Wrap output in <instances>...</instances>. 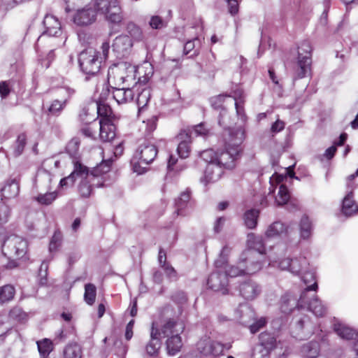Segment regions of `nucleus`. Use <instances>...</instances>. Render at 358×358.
I'll return each mask as SVG.
<instances>
[{
    "mask_svg": "<svg viewBox=\"0 0 358 358\" xmlns=\"http://www.w3.org/2000/svg\"><path fill=\"white\" fill-rule=\"evenodd\" d=\"M98 13L112 24H118L123 20L119 0H94L93 7L87 5L76 11L73 22L80 27L90 25L96 21Z\"/></svg>",
    "mask_w": 358,
    "mask_h": 358,
    "instance_id": "obj_1",
    "label": "nucleus"
},
{
    "mask_svg": "<svg viewBox=\"0 0 358 358\" xmlns=\"http://www.w3.org/2000/svg\"><path fill=\"white\" fill-rule=\"evenodd\" d=\"M245 130L242 127L229 128L224 134V144L217 150V163L226 169H233L240 159L243 148Z\"/></svg>",
    "mask_w": 358,
    "mask_h": 358,
    "instance_id": "obj_2",
    "label": "nucleus"
},
{
    "mask_svg": "<svg viewBox=\"0 0 358 358\" xmlns=\"http://www.w3.org/2000/svg\"><path fill=\"white\" fill-rule=\"evenodd\" d=\"M136 66L127 62L113 64L108 69V79L109 83L117 86H131L136 83Z\"/></svg>",
    "mask_w": 358,
    "mask_h": 358,
    "instance_id": "obj_3",
    "label": "nucleus"
},
{
    "mask_svg": "<svg viewBox=\"0 0 358 358\" xmlns=\"http://www.w3.org/2000/svg\"><path fill=\"white\" fill-rule=\"evenodd\" d=\"M157 155V147L148 141H144L140 144L136 150L131 159V164L134 172L143 174L146 171V168L143 164L148 165L152 163Z\"/></svg>",
    "mask_w": 358,
    "mask_h": 358,
    "instance_id": "obj_4",
    "label": "nucleus"
},
{
    "mask_svg": "<svg viewBox=\"0 0 358 358\" xmlns=\"http://www.w3.org/2000/svg\"><path fill=\"white\" fill-rule=\"evenodd\" d=\"M2 238L0 243L2 253L8 259H20L26 255L28 244L25 239L15 234L6 236V232Z\"/></svg>",
    "mask_w": 358,
    "mask_h": 358,
    "instance_id": "obj_5",
    "label": "nucleus"
},
{
    "mask_svg": "<svg viewBox=\"0 0 358 358\" xmlns=\"http://www.w3.org/2000/svg\"><path fill=\"white\" fill-rule=\"evenodd\" d=\"M318 288L317 283L314 282L310 285H308L305 288L300 297L293 292H288L281 296L280 303V311L284 314L291 313L295 308L299 310H303V303L306 302V298L308 297V291H317Z\"/></svg>",
    "mask_w": 358,
    "mask_h": 358,
    "instance_id": "obj_6",
    "label": "nucleus"
},
{
    "mask_svg": "<svg viewBox=\"0 0 358 358\" xmlns=\"http://www.w3.org/2000/svg\"><path fill=\"white\" fill-rule=\"evenodd\" d=\"M312 48L308 41H303L298 47L297 62L294 66V79H302L310 73Z\"/></svg>",
    "mask_w": 358,
    "mask_h": 358,
    "instance_id": "obj_7",
    "label": "nucleus"
},
{
    "mask_svg": "<svg viewBox=\"0 0 358 358\" xmlns=\"http://www.w3.org/2000/svg\"><path fill=\"white\" fill-rule=\"evenodd\" d=\"M73 170L71 173V177L76 180L77 178L81 180L92 178L102 177L110 170L113 160L110 158L103 160L99 164L94 167L89 174V169L83 164L78 159L73 160Z\"/></svg>",
    "mask_w": 358,
    "mask_h": 358,
    "instance_id": "obj_8",
    "label": "nucleus"
},
{
    "mask_svg": "<svg viewBox=\"0 0 358 358\" xmlns=\"http://www.w3.org/2000/svg\"><path fill=\"white\" fill-rule=\"evenodd\" d=\"M102 62L101 53L92 48L82 51L78 56L79 66L87 76H95L98 73Z\"/></svg>",
    "mask_w": 358,
    "mask_h": 358,
    "instance_id": "obj_9",
    "label": "nucleus"
},
{
    "mask_svg": "<svg viewBox=\"0 0 358 358\" xmlns=\"http://www.w3.org/2000/svg\"><path fill=\"white\" fill-rule=\"evenodd\" d=\"M149 66H151L150 64ZM152 74V68L150 67V71L143 77H140L138 82L134 85V92L136 93V103L139 113L144 110L150 99L151 89L148 86L147 83Z\"/></svg>",
    "mask_w": 358,
    "mask_h": 358,
    "instance_id": "obj_10",
    "label": "nucleus"
},
{
    "mask_svg": "<svg viewBox=\"0 0 358 358\" xmlns=\"http://www.w3.org/2000/svg\"><path fill=\"white\" fill-rule=\"evenodd\" d=\"M102 106L96 103V110L98 115L101 117L99 124V138L103 142L112 141L116 136V127L113 122L108 117L110 110L101 111Z\"/></svg>",
    "mask_w": 358,
    "mask_h": 358,
    "instance_id": "obj_11",
    "label": "nucleus"
},
{
    "mask_svg": "<svg viewBox=\"0 0 358 358\" xmlns=\"http://www.w3.org/2000/svg\"><path fill=\"white\" fill-rule=\"evenodd\" d=\"M241 260L244 263V270L246 275H252L259 271L265 264V256L255 251H244Z\"/></svg>",
    "mask_w": 358,
    "mask_h": 358,
    "instance_id": "obj_12",
    "label": "nucleus"
},
{
    "mask_svg": "<svg viewBox=\"0 0 358 358\" xmlns=\"http://www.w3.org/2000/svg\"><path fill=\"white\" fill-rule=\"evenodd\" d=\"M194 201L191 199V192L188 189L180 193V196L175 200L176 210L173 217H187L194 210Z\"/></svg>",
    "mask_w": 358,
    "mask_h": 358,
    "instance_id": "obj_13",
    "label": "nucleus"
},
{
    "mask_svg": "<svg viewBox=\"0 0 358 358\" xmlns=\"http://www.w3.org/2000/svg\"><path fill=\"white\" fill-rule=\"evenodd\" d=\"M284 178V176L275 173L270 178L269 180V194H273L278 185H279L278 192L275 198V201L278 206H283L286 204L290 199V194L287 187L283 184H280L283 181Z\"/></svg>",
    "mask_w": 358,
    "mask_h": 358,
    "instance_id": "obj_14",
    "label": "nucleus"
},
{
    "mask_svg": "<svg viewBox=\"0 0 358 358\" xmlns=\"http://www.w3.org/2000/svg\"><path fill=\"white\" fill-rule=\"evenodd\" d=\"M259 344L254 348L253 356L255 358H266L275 348L276 338L268 332H263L259 336Z\"/></svg>",
    "mask_w": 358,
    "mask_h": 358,
    "instance_id": "obj_15",
    "label": "nucleus"
},
{
    "mask_svg": "<svg viewBox=\"0 0 358 358\" xmlns=\"http://www.w3.org/2000/svg\"><path fill=\"white\" fill-rule=\"evenodd\" d=\"M197 351L203 355L217 356L223 351V345L211 340L210 337L204 336L196 343Z\"/></svg>",
    "mask_w": 358,
    "mask_h": 358,
    "instance_id": "obj_16",
    "label": "nucleus"
},
{
    "mask_svg": "<svg viewBox=\"0 0 358 358\" xmlns=\"http://www.w3.org/2000/svg\"><path fill=\"white\" fill-rule=\"evenodd\" d=\"M44 31L38 38V41L45 36L59 37L62 35L61 23L59 20L51 14H47L43 19Z\"/></svg>",
    "mask_w": 358,
    "mask_h": 358,
    "instance_id": "obj_17",
    "label": "nucleus"
},
{
    "mask_svg": "<svg viewBox=\"0 0 358 358\" xmlns=\"http://www.w3.org/2000/svg\"><path fill=\"white\" fill-rule=\"evenodd\" d=\"M315 292L316 291H308V297L303 303V310L307 309L316 317H322L326 315L327 308L317 298Z\"/></svg>",
    "mask_w": 358,
    "mask_h": 358,
    "instance_id": "obj_18",
    "label": "nucleus"
},
{
    "mask_svg": "<svg viewBox=\"0 0 358 358\" xmlns=\"http://www.w3.org/2000/svg\"><path fill=\"white\" fill-rule=\"evenodd\" d=\"M207 285L214 292H220L222 294L228 293V279L223 272H213L208 278Z\"/></svg>",
    "mask_w": 358,
    "mask_h": 358,
    "instance_id": "obj_19",
    "label": "nucleus"
},
{
    "mask_svg": "<svg viewBox=\"0 0 358 358\" xmlns=\"http://www.w3.org/2000/svg\"><path fill=\"white\" fill-rule=\"evenodd\" d=\"M134 85H131V87L128 85H122L120 87L115 85L111 87L113 97L117 104H125L134 100Z\"/></svg>",
    "mask_w": 358,
    "mask_h": 358,
    "instance_id": "obj_20",
    "label": "nucleus"
},
{
    "mask_svg": "<svg viewBox=\"0 0 358 358\" xmlns=\"http://www.w3.org/2000/svg\"><path fill=\"white\" fill-rule=\"evenodd\" d=\"M132 45V40L129 36L120 35L115 38L112 48L117 57H123L129 54Z\"/></svg>",
    "mask_w": 358,
    "mask_h": 358,
    "instance_id": "obj_21",
    "label": "nucleus"
},
{
    "mask_svg": "<svg viewBox=\"0 0 358 358\" xmlns=\"http://www.w3.org/2000/svg\"><path fill=\"white\" fill-rule=\"evenodd\" d=\"M184 329V325L178 322L174 319H169L163 324L161 329H158L157 336L160 338L173 336L175 334H180Z\"/></svg>",
    "mask_w": 358,
    "mask_h": 358,
    "instance_id": "obj_22",
    "label": "nucleus"
},
{
    "mask_svg": "<svg viewBox=\"0 0 358 358\" xmlns=\"http://www.w3.org/2000/svg\"><path fill=\"white\" fill-rule=\"evenodd\" d=\"M240 294L246 300H253L262 292L261 286L255 281H244L239 287Z\"/></svg>",
    "mask_w": 358,
    "mask_h": 358,
    "instance_id": "obj_23",
    "label": "nucleus"
},
{
    "mask_svg": "<svg viewBox=\"0 0 358 358\" xmlns=\"http://www.w3.org/2000/svg\"><path fill=\"white\" fill-rule=\"evenodd\" d=\"M62 94L66 95L63 101L57 99L54 100L48 108V111L52 115H59L65 108L68 100L75 94V90L69 87H63L61 88Z\"/></svg>",
    "mask_w": 358,
    "mask_h": 358,
    "instance_id": "obj_24",
    "label": "nucleus"
},
{
    "mask_svg": "<svg viewBox=\"0 0 358 358\" xmlns=\"http://www.w3.org/2000/svg\"><path fill=\"white\" fill-rule=\"evenodd\" d=\"M235 318L243 325H248L255 319V312L251 306L241 303L235 310Z\"/></svg>",
    "mask_w": 358,
    "mask_h": 358,
    "instance_id": "obj_25",
    "label": "nucleus"
},
{
    "mask_svg": "<svg viewBox=\"0 0 358 358\" xmlns=\"http://www.w3.org/2000/svg\"><path fill=\"white\" fill-rule=\"evenodd\" d=\"M223 169L224 168L218 163L208 164L204 173L205 184L207 185L208 183H213L218 181L224 173Z\"/></svg>",
    "mask_w": 358,
    "mask_h": 358,
    "instance_id": "obj_26",
    "label": "nucleus"
},
{
    "mask_svg": "<svg viewBox=\"0 0 358 358\" xmlns=\"http://www.w3.org/2000/svg\"><path fill=\"white\" fill-rule=\"evenodd\" d=\"M333 327L336 334L343 339L353 340L358 336V333L355 329L338 320H334Z\"/></svg>",
    "mask_w": 358,
    "mask_h": 358,
    "instance_id": "obj_27",
    "label": "nucleus"
},
{
    "mask_svg": "<svg viewBox=\"0 0 358 358\" xmlns=\"http://www.w3.org/2000/svg\"><path fill=\"white\" fill-rule=\"evenodd\" d=\"M158 329L155 327V324L152 323L150 340L145 345V350L148 355L156 356L157 355L161 347V341L159 336H157Z\"/></svg>",
    "mask_w": 358,
    "mask_h": 358,
    "instance_id": "obj_28",
    "label": "nucleus"
},
{
    "mask_svg": "<svg viewBox=\"0 0 358 358\" xmlns=\"http://www.w3.org/2000/svg\"><path fill=\"white\" fill-rule=\"evenodd\" d=\"M341 210L345 216H352L358 213V205L353 199L352 190H350L343 199Z\"/></svg>",
    "mask_w": 358,
    "mask_h": 358,
    "instance_id": "obj_29",
    "label": "nucleus"
},
{
    "mask_svg": "<svg viewBox=\"0 0 358 358\" xmlns=\"http://www.w3.org/2000/svg\"><path fill=\"white\" fill-rule=\"evenodd\" d=\"M247 243L248 249L245 251H255L258 254L264 255L266 248L263 238L261 236H255L252 233L248 234Z\"/></svg>",
    "mask_w": 358,
    "mask_h": 358,
    "instance_id": "obj_30",
    "label": "nucleus"
},
{
    "mask_svg": "<svg viewBox=\"0 0 358 358\" xmlns=\"http://www.w3.org/2000/svg\"><path fill=\"white\" fill-rule=\"evenodd\" d=\"M178 138L180 140L177 148L178 155L180 158L185 159L190 153L191 137L188 133H180Z\"/></svg>",
    "mask_w": 358,
    "mask_h": 358,
    "instance_id": "obj_31",
    "label": "nucleus"
},
{
    "mask_svg": "<svg viewBox=\"0 0 358 358\" xmlns=\"http://www.w3.org/2000/svg\"><path fill=\"white\" fill-rule=\"evenodd\" d=\"M20 192L19 182L16 179L8 181L1 189V196L8 199L17 196Z\"/></svg>",
    "mask_w": 358,
    "mask_h": 358,
    "instance_id": "obj_32",
    "label": "nucleus"
},
{
    "mask_svg": "<svg viewBox=\"0 0 358 358\" xmlns=\"http://www.w3.org/2000/svg\"><path fill=\"white\" fill-rule=\"evenodd\" d=\"M313 230L312 222L306 215H303L299 223L300 238L303 240H308L312 235Z\"/></svg>",
    "mask_w": 358,
    "mask_h": 358,
    "instance_id": "obj_33",
    "label": "nucleus"
},
{
    "mask_svg": "<svg viewBox=\"0 0 358 358\" xmlns=\"http://www.w3.org/2000/svg\"><path fill=\"white\" fill-rule=\"evenodd\" d=\"M287 231V227L284 223L277 221L268 227L265 235L268 238L278 237L285 234Z\"/></svg>",
    "mask_w": 358,
    "mask_h": 358,
    "instance_id": "obj_34",
    "label": "nucleus"
},
{
    "mask_svg": "<svg viewBox=\"0 0 358 358\" xmlns=\"http://www.w3.org/2000/svg\"><path fill=\"white\" fill-rule=\"evenodd\" d=\"M62 241L63 236L62 232L59 230H56L49 243L48 250L50 252V260L52 259L54 254L57 252L62 246Z\"/></svg>",
    "mask_w": 358,
    "mask_h": 358,
    "instance_id": "obj_35",
    "label": "nucleus"
},
{
    "mask_svg": "<svg viewBox=\"0 0 358 358\" xmlns=\"http://www.w3.org/2000/svg\"><path fill=\"white\" fill-rule=\"evenodd\" d=\"M166 344L169 355H175L177 354L180 350L182 345L180 334H175L173 336H170L167 338Z\"/></svg>",
    "mask_w": 358,
    "mask_h": 358,
    "instance_id": "obj_36",
    "label": "nucleus"
},
{
    "mask_svg": "<svg viewBox=\"0 0 358 358\" xmlns=\"http://www.w3.org/2000/svg\"><path fill=\"white\" fill-rule=\"evenodd\" d=\"M15 294L13 285L8 284L0 287V305H3L12 301Z\"/></svg>",
    "mask_w": 358,
    "mask_h": 358,
    "instance_id": "obj_37",
    "label": "nucleus"
},
{
    "mask_svg": "<svg viewBox=\"0 0 358 358\" xmlns=\"http://www.w3.org/2000/svg\"><path fill=\"white\" fill-rule=\"evenodd\" d=\"M80 140L78 138H73L66 145V152L73 159V160H78L80 157Z\"/></svg>",
    "mask_w": 358,
    "mask_h": 358,
    "instance_id": "obj_38",
    "label": "nucleus"
},
{
    "mask_svg": "<svg viewBox=\"0 0 358 358\" xmlns=\"http://www.w3.org/2000/svg\"><path fill=\"white\" fill-rule=\"evenodd\" d=\"M308 261L306 257H300L299 258L292 259L289 271L295 275H299L306 267Z\"/></svg>",
    "mask_w": 358,
    "mask_h": 358,
    "instance_id": "obj_39",
    "label": "nucleus"
},
{
    "mask_svg": "<svg viewBox=\"0 0 358 358\" xmlns=\"http://www.w3.org/2000/svg\"><path fill=\"white\" fill-rule=\"evenodd\" d=\"M10 208L5 204L4 202H0V238L3 236V233L6 232L3 225L6 224L10 217Z\"/></svg>",
    "mask_w": 358,
    "mask_h": 358,
    "instance_id": "obj_40",
    "label": "nucleus"
},
{
    "mask_svg": "<svg viewBox=\"0 0 358 358\" xmlns=\"http://www.w3.org/2000/svg\"><path fill=\"white\" fill-rule=\"evenodd\" d=\"M39 354L42 358H46L53 350L52 341L48 338H44L36 342Z\"/></svg>",
    "mask_w": 358,
    "mask_h": 358,
    "instance_id": "obj_41",
    "label": "nucleus"
},
{
    "mask_svg": "<svg viewBox=\"0 0 358 358\" xmlns=\"http://www.w3.org/2000/svg\"><path fill=\"white\" fill-rule=\"evenodd\" d=\"M244 262L239 259L236 265H233L229 266L228 268L226 269L225 272L224 273L226 274L227 278L231 277V278H235L239 275H246V273L244 270Z\"/></svg>",
    "mask_w": 358,
    "mask_h": 358,
    "instance_id": "obj_42",
    "label": "nucleus"
},
{
    "mask_svg": "<svg viewBox=\"0 0 358 358\" xmlns=\"http://www.w3.org/2000/svg\"><path fill=\"white\" fill-rule=\"evenodd\" d=\"M259 211L255 209L247 210L244 214V222L249 229H254L257 224Z\"/></svg>",
    "mask_w": 358,
    "mask_h": 358,
    "instance_id": "obj_43",
    "label": "nucleus"
},
{
    "mask_svg": "<svg viewBox=\"0 0 358 358\" xmlns=\"http://www.w3.org/2000/svg\"><path fill=\"white\" fill-rule=\"evenodd\" d=\"M210 129L207 127V124L204 122H201L196 125H194L191 130H189L190 137L192 136H201L206 138L210 133Z\"/></svg>",
    "mask_w": 358,
    "mask_h": 358,
    "instance_id": "obj_44",
    "label": "nucleus"
},
{
    "mask_svg": "<svg viewBox=\"0 0 358 358\" xmlns=\"http://www.w3.org/2000/svg\"><path fill=\"white\" fill-rule=\"evenodd\" d=\"M320 350V345L317 342H309L303 347V353L309 358L319 357Z\"/></svg>",
    "mask_w": 358,
    "mask_h": 358,
    "instance_id": "obj_45",
    "label": "nucleus"
},
{
    "mask_svg": "<svg viewBox=\"0 0 358 358\" xmlns=\"http://www.w3.org/2000/svg\"><path fill=\"white\" fill-rule=\"evenodd\" d=\"M296 327L298 330H306L308 333H313L314 327L310 318L307 315H303L296 322Z\"/></svg>",
    "mask_w": 358,
    "mask_h": 358,
    "instance_id": "obj_46",
    "label": "nucleus"
},
{
    "mask_svg": "<svg viewBox=\"0 0 358 358\" xmlns=\"http://www.w3.org/2000/svg\"><path fill=\"white\" fill-rule=\"evenodd\" d=\"M64 358H81L82 351L80 345L78 344H71L67 345L64 350Z\"/></svg>",
    "mask_w": 358,
    "mask_h": 358,
    "instance_id": "obj_47",
    "label": "nucleus"
},
{
    "mask_svg": "<svg viewBox=\"0 0 358 358\" xmlns=\"http://www.w3.org/2000/svg\"><path fill=\"white\" fill-rule=\"evenodd\" d=\"M96 288L92 283L86 284L85 286L84 299L89 305H92L96 299Z\"/></svg>",
    "mask_w": 358,
    "mask_h": 358,
    "instance_id": "obj_48",
    "label": "nucleus"
},
{
    "mask_svg": "<svg viewBox=\"0 0 358 358\" xmlns=\"http://www.w3.org/2000/svg\"><path fill=\"white\" fill-rule=\"evenodd\" d=\"M57 197V192H46L45 194H39L36 196L34 199L41 205H50L51 204Z\"/></svg>",
    "mask_w": 358,
    "mask_h": 358,
    "instance_id": "obj_49",
    "label": "nucleus"
},
{
    "mask_svg": "<svg viewBox=\"0 0 358 358\" xmlns=\"http://www.w3.org/2000/svg\"><path fill=\"white\" fill-rule=\"evenodd\" d=\"M27 143V137L24 134H20L18 135L15 144L13 146V155L15 157H18L24 151V147Z\"/></svg>",
    "mask_w": 358,
    "mask_h": 358,
    "instance_id": "obj_50",
    "label": "nucleus"
},
{
    "mask_svg": "<svg viewBox=\"0 0 358 358\" xmlns=\"http://www.w3.org/2000/svg\"><path fill=\"white\" fill-rule=\"evenodd\" d=\"M200 45L199 39L197 37H195L191 40H187L184 45L183 53L185 55H187L192 51L193 53L189 56L190 57L193 56H196L199 54L198 51L196 48V46Z\"/></svg>",
    "mask_w": 358,
    "mask_h": 358,
    "instance_id": "obj_51",
    "label": "nucleus"
},
{
    "mask_svg": "<svg viewBox=\"0 0 358 358\" xmlns=\"http://www.w3.org/2000/svg\"><path fill=\"white\" fill-rule=\"evenodd\" d=\"M127 31L130 35L129 37L136 41H141L143 38L141 29L132 22L127 24Z\"/></svg>",
    "mask_w": 358,
    "mask_h": 358,
    "instance_id": "obj_52",
    "label": "nucleus"
},
{
    "mask_svg": "<svg viewBox=\"0 0 358 358\" xmlns=\"http://www.w3.org/2000/svg\"><path fill=\"white\" fill-rule=\"evenodd\" d=\"M36 181L40 182H44L47 186V189L50 190V183L52 180V174L44 169L39 170L36 174Z\"/></svg>",
    "mask_w": 358,
    "mask_h": 358,
    "instance_id": "obj_53",
    "label": "nucleus"
},
{
    "mask_svg": "<svg viewBox=\"0 0 358 358\" xmlns=\"http://www.w3.org/2000/svg\"><path fill=\"white\" fill-rule=\"evenodd\" d=\"M200 157L208 164L217 163V150L215 151L212 148L205 150L200 152Z\"/></svg>",
    "mask_w": 358,
    "mask_h": 358,
    "instance_id": "obj_54",
    "label": "nucleus"
},
{
    "mask_svg": "<svg viewBox=\"0 0 358 358\" xmlns=\"http://www.w3.org/2000/svg\"><path fill=\"white\" fill-rule=\"evenodd\" d=\"M78 190L83 197H89L90 196L92 191V185L90 184L89 178L81 180Z\"/></svg>",
    "mask_w": 358,
    "mask_h": 358,
    "instance_id": "obj_55",
    "label": "nucleus"
},
{
    "mask_svg": "<svg viewBox=\"0 0 358 358\" xmlns=\"http://www.w3.org/2000/svg\"><path fill=\"white\" fill-rule=\"evenodd\" d=\"M79 120L84 124H89L95 121L94 116L89 112V108L86 106L82 108L78 115Z\"/></svg>",
    "mask_w": 358,
    "mask_h": 358,
    "instance_id": "obj_56",
    "label": "nucleus"
},
{
    "mask_svg": "<svg viewBox=\"0 0 358 358\" xmlns=\"http://www.w3.org/2000/svg\"><path fill=\"white\" fill-rule=\"evenodd\" d=\"M50 258L48 259H45L42 262L41 266L39 268L38 275L41 277L40 284L44 285L46 283L47 275H48V262H50Z\"/></svg>",
    "mask_w": 358,
    "mask_h": 358,
    "instance_id": "obj_57",
    "label": "nucleus"
},
{
    "mask_svg": "<svg viewBox=\"0 0 358 358\" xmlns=\"http://www.w3.org/2000/svg\"><path fill=\"white\" fill-rule=\"evenodd\" d=\"M226 98H231V96L227 94H220L210 99L211 106L215 109L222 108V103Z\"/></svg>",
    "mask_w": 358,
    "mask_h": 358,
    "instance_id": "obj_58",
    "label": "nucleus"
},
{
    "mask_svg": "<svg viewBox=\"0 0 358 358\" xmlns=\"http://www.w3.org/2000/svg\"><path fill=\"white\" fill-rule=\"evenodd\" d=\"M149 25L154 29H159L165 26V22L160 16L152 15L149 21Z\"/></svg>",
    "mask_w": 358,
    "mask_h": 358,
    "instance_id": "obj_59",
    "label": "nucleus"
},
{
    "mask_svg": "<svg viewBox=\"0 0 358 358\" xmlns=\"http://www.w3.org/2000/svg\"><path fill=\"white\" fill-rule=\"evenodd\" d=\"M22 2L23 0H0V9L7 11Z\"/></svg>",
    "mask_w": 358,
    "mask_h": 358,
    "instance_id": "obj_60",
    "label": "nucleus"
},
{
    "mask_svg": "<svg viewBox=\"0 0 358 358\" xmlns=\"http://www.w3.org/2000/svg\"><path fill=\"white\" fill-rule=\"evenodd\" d=\"M11 81H1L0 82V96L2 99L8 96L11 91Z\"/></svg>",
    "mask_w": 358,
    "mask_h": 358,
    "instance_id": "obj_61",
    "label": "nucleus"
},
{
    "mask_svg": "<svg viewBox=\"0 0 358 358\" xmlns=\"http://www.w3.org/2000/svg\"><path fill=\"white\" fill-rule=\"evenodd\" d=\"M266 317H261L250 325V330L252 334H255L266 324Z\"/></svg>",
    "mask_w": 358,
    "mask_h": 358,
    "instance_id": "obj_62",
    "label": "nucleus"
},
{
    "mask_svg": "<svg viewBox=\"0 0 358 358\" xmlns=\"http://www.w3.org/2000/svg\"><path fill=\"white\" fill-rule=\"evenodd\" d=\"M292 259L285 258L280 259L278 258V260L273 259L272 260L273 263H275L278 264V267L281 270H287L289 271L290 265H291Z\"/></svg>",
    "mask_w": 358,
    "mask_h": 358,
    "instance_id": "obj_63",
    "label": "nucleus"
},
{
    "mask_svg": "<svg viewBox=\"0 0 358 358\" xmlns=\"http://www.w3.org/2000/svg\"><path fill=\"white\" fill-rule=\"evenodd\" d=\"M285 127V123L280 120V119H277L271 127V133L274 135L277 133L282 131Z\"/></svg>",
    "mask_w": 358,
    "mask_h": 358,
    "instance_id": "obj_64",
    "label": "nucleus"
}]
</instances>
